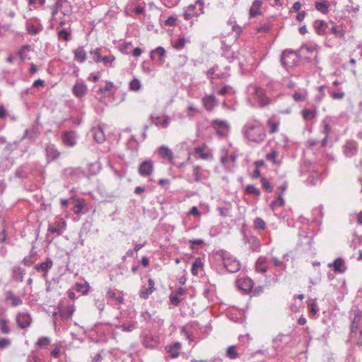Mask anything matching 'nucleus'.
<instances>
[{"label": "nucleus", "mask_w": 362, "mask_h": 362, "mask_svg": "<svg viewBox=\"0 0 362 362\" xmlns=\"http://www.w3.org/2000/svg\"><path fill=\"white\" fill-rule=\"evenodd\" d=\"M86 206L84 200L78 201L74 206L73 211L75 214L81 213L82 209Z\"/></svg>", "instance_id": "52"}, {"label": "nucleus", "mask_w": 362, "mask_h": 362, "mask_svg": "<svg viewBox=\"0 0 362 362\" xmlns=\"http://www.w3.org/2000/svg\"><path fill=\"white\" fill-rule=\"evenodd\" d=\"M314 28L316 33L319 35H322L325 33V30L328 26V24L322 20H316L313 24Z\"/></svg>", "instance_id": "23"}, {"label": "nucleus", "mask_w": 362, "mask_h": 362, "mask_svg": "<svg viewBox=\"0 0 362 362\" xmlns=\"http://www.w3.org/2000/svg\"><path fill=\"white\" fill-rule=\"evenodd\" d=\"M315 7L316 10L322 14H327L329 12V4L325 0H317L315 1Z\"/></svg>", "instance_id": "22"}, {"label": "nucleus", "mask_w": 362, "mask_h": 362, "mask_svg": "<svg viewBox=\"0 0 362 362\" xmlns=\"http://www.w3.org/2000/svg\"><path fill=\"white\" fill-rule=\"evenodd\" d=\"M158 152L162 158L168 159L170 163H173L174 158L173 153L168 147L162 146L159 148Z\"/></svg>", "instance_id": "24"}, {"label": "nucleus", "mask_w": 362, "mask_h": 362, "mask_svg": "<svg viewBox=\"0 0 362 362\" xmlns=\"http://www.w3.org/2000/svg\"><path fill=\"white\" fill-rule=\"evenodd\" d=\"M331 32L336 36L343 37L344 36V31L341 29H339L337 26H333L331 28Z\"/></svg>", "instance_id": "62"}, {"label": "nucleus", "mask_w": 362, "mask_h": 362, "mask_svg": "<svg viewBox=\"0 0 362 362\" xmlns=\"http://www.w3.org/2000/svg\"><path fill=\"white\" fill-rule=\"evenodd\" d=\"M51 339L48 337H42L36 341L35 345L39 348H45L50 344Z\"/></svg>", "instance_id": "40"}, {"label": "nucleus", "mask_w": 362, "mask_h": 362, "mask_svg": "<svg viewBox=\"0 0 362 362\" xmlns=\"http://www.w3.org/2000/svg\"><path fill=\"white\" fill-rule=\"evenodd\" d=\"M253 89L254 98L258 103L259 107H262L270 104L271 100L265 95L264 89L256 86Z\"/></svg>", "instance_id": "7"}, {"label": "nucleus", "mask_w": 362, "mask_h": 362, "mask_svg": "<svg viewBox=\"0 0 362 362\" xmlns=\"http://www.w3.org/2000/svg\"><path fill=\"white\" fill-rule=\"evenodd\" d=\"M93 138L98 143H102L105 141V134L100 127L92 129Z\"/></svg>", "instance_id": "30"}, {"label": "nucleus", "mask_w": 362, "mask_h": 362, "mask_svg": "<svg viewBox=\"0 0 362 362\" xmlns=\"http://www.w3.org/2000/svg\"><path fill=\"white\" fill-rule=\"evenodd\" d=\"M115 57L113 55L105 56L102 57L101 62H103L105 66H107L115 61Z\"/></svg>", "instance_id": "63"}, {"label": "nucleus", "mask_w": 362, "mask_h": 362, "mask_svg": "<svg viewBox=\"0 0 362 362\" xmlns=\"http://www.w3.org/2000/svg\"><path fill=\"white\" fill-rule=\"evenodd\" d=\"M358 151L357 144L354 141H347L344 146V153L346 157L354 156Z\"/></svg>", "instance_id": "15"}, {"label": "nucleus", "mask_w": 362, "mask_h": 362, "mask_svg": "<svg viewBox=\"0 0 362 362\" xmlns=\"http://www.w3.org/2000/svg\"><path fill=\"white\" fill-rule=\"evenodd\" d=\"M289 338V336L284 334H279L273 339L274 348L276 351L281 349L280 345L281 343L286 342V339Z\"/></svg>", "instance_id": "31"}, {"label": "nucleus", "mask_w": 362, "mask_h": 362, "mask_svg": "<svg viewBox=\"0 0 362 362\" xmlns=\"http://www.w3.org/2000/svg\"><path fill=\"white\" fill-rule=\"evenodd\" d=\"M106 296H107V298L114 299L119 304H123L124 303V298L122 296H116L115 293L113 291H112V290H109L107 292Z\"/></svg>", "instance_id": "48"}, {"label": "nucleus", "mask_w": 362, "mask_h": 362, "mask_svg": "<svg viewBox=\"0 0 362 362\" xmlns=\"http://www.w3.org/2000/svg\"><path fill=\"white\" fill-rule=\"evenodd\" d=\"M35 259L32 255L25 257V258H23V261H22V262L25 266H28V267L33 265L35 263Z\"/></svg>", "instance_id": "61"}, {"label": "nucleus", "mask_w": 362, "mask_h": 362, "mask_svg": "<svg viewBox=\"0 0 362 362\" xmlns=\"http://www.w3.org/2000/svg\"><path fill=\"white\" fill-rule=\"evenodd\" d=\"M15 176L18 178L25 179L28 177V173L23 167H19L15 171Z\"/></svg>", "instance_id": "54"}, {"label": "nucleus", "mask_w": 362, "mask_h": 362, "mask_svg": "<svg viewBox=\"0 0 362 362\" xmlns=\"http://www.w3.org/2000/svg\"><path fill=\"white\" fill-rule=\"evenodd\" d=\"M205 146H199L197 147L194 150V153L196 155H198V157L201 159L206 160L209 158V154L204 152Z\"/></svg>", "instance_id": "42"}, {"label": "nucleus", "mask_w": 362, "mask_h": 362, "mask_svg": "<svg viewBox=\"0 0 362 362\" xmlns=\"http://www.w3.org/2000/svg\"><path fill=\"white\" fill-rule=\"evenodd\" d=\"M254 228L255 229L264 230L266 228V223L262 218L257 217L254 220Z\"/></svg>", "instance_id": "49"}, {"label": "nucleus", "mask_w": 362, "mask_h": 362, "mask_svg": "<svg viewBox=\"0 0 362 362\" xmlns=\"http://www.w3.org/2000/svg\"><path fill=\"white\" fill-rule=\"evenodd\" d=\"M116 328L122 329L123 332H132L136 327V322H132L128 325L122 324V325H117L115 326Z\"/></svg>", "instance_id": "37"}, {"label": "nucleus", "mask_w": 362, "mask_h": 362, "mask_svg": "<svg viewBox=\"0 0 362 362\" xmlns=\"http://www.w3.org/2000/svg\"><path fill=\"white\" fill-rule=\"evenodd\" d=\"M186 40L184 37H180L175 43L174 47L177 49H182L185 45Z\"/></svg>", "instance_id": "60"}, {"label": "nucleus", "mask_w": 362, "mask_h": 362, "mask_svg": "<svg viewBox=\"0 0 362 362\" xmlns=\"http://www.w3.org/2000/svg\"><path fill=\"white\" fill-rule=\"evenodd\" d=\"M52 266L53 261L51 258L47 257L44 262L35 264L34 269L37 272H43L44 278H46L49 270L52 267Z\"/></svg>", "instance_id": "10"}, {"label": "nucleus", "mask_w": 362, "mask_h": 362, "mask_svg": "<svg viewBox=\"0 0 362 362\" xmlns=\"http://www.w3.org/2000/svg\"><path fill=\"white\" fill-rule=\"evenodd\" d=\"M18 327L22 329H28L33 322L31 315L28 313H18L16 316Z\"/></svg>", "instance_id": "6"}, {"label": "nucleus", "mask_w": 362, "mask_h": 362, "mask_svg": "<svg viewBox=\"0 0 362 362\" xmlns=\"http://www.w3.org/2000/svg\"><path fill=\"white\" fill-rule=\"evenodd\" d=\"M361 318L358 315H355V317L354 318V320L351 322V333H354L356 332L359 322H360Z\"/></svg>", "instance_id": "53"}, {"label": "nucleus", "mask_w": 362, "mask_h": 362, "mask_svg": "<svg viewBox=\"0 0 362 362\" xmlns=\"http://www.w3.org/2000/svg\"><path fill=\"white\" fill-rule=\"evenodd\" d=\"M153 169V162L151 160H145L139 165L138 171L141 176L148 177L152 175Z\"/></svg>", "instance_id": "8"}, {"label": "nucleus", "mask_w": 362, "mask_h": 362, "mask_svg": "<svg viewBox=\"0 0 362 362\" xmlns=\"http://www.w3.org/2000/svg\"><path fill=\"white\" fill-rule=\"evenodd\" d=\"M247 243L252 252H258L260 251L261 243L258 238L254 235L250 236L247 238Z\"/></svg>", "instance_id": "19"}, {"label": "nucleus", "mask_w": 362, "mask_h": 362, "mask_svg": "<svg viewBox=\"0 0 362 362\" xmlns=\"http://www.w3.org/2000/svg\"><path fill=\"white\" fill-rule=\"evenodd\" d=\"M100 51V48H96L90 52V54L93 55V60L96 63L101 62V59L103 57L101 56Z\"/></svg>", "instance_id": "50"}, {"label": "nucleus", "mask_w": 362, "mask_h": 362, "mask_svg": "<svg viewBox=\"0 0 362 362\" xmlns=\"http://www.w3.org/2000/svg\"><path fill=\"white\" fill-rule=\"evenodd\" d=\"M74 59L78 63H83L87 59V54L83 47H79L74 51Z\"/></svg>", "instance_id": "18"}, {"label": "nucleus", "mask_w": 362, "mask_h": 362, "mask_svg": "<svg viewBox=\"0 0 362 362\" xmlns=\"http://www.w3.org/2000/svg\"><path fill=\"white\" fill-rule=\"evenodd\" d=\"M226 356L230 359L234 360L239 357V354L237 351V346L232 345L228 347Z\"/></svg>", "instance_id": "33"}, {"label": "nucleus", "mask_w": 362, "mask_h": 362, "mask_svg": "<svg viewBox=\"0 0 362 362\" xmlns=\"http://www.w3.org/2000/svg\"><path fill=\"white\" fill-rule=\"evenodd\" d=\"M38 135H39V132H38L37 127L35 126H33L31 129H27L25 131L21 140L25 139H28L29 140L34 141L36 139V138L38 136Z\"/></svg>", "instance_id": "21"}, {"label": "nucleus", "mask_w": 362, "mask_h": 362, "mask_svg": "<svg viewBox=\"0 0 362 362\" xmlns=\"http://www.w3.org/2000/svg\"><path fill=\"white\" fill-rule=\"evenodd\" d=\"M61 153L54 144H49L45 148L46 160L48 163L58 159Z\"/></svg>", "instance_id": "9"}, {"label": "nucleus", "mask_w": 362, "mask_h": 362, "mask_svg": "<svg viewBox=\"0 0 362 362\" xmlns=\"http://www.w3.org/2000/svg\"><path fill=\"white\" fill-rule=\"evenodd\" d=\"M204 13V2L202 0H197L195 4L187 6L184 11L183 17L186 21H189L194 17L199 16Z\"/></svg>", "instance_id": "3"}, {"label": "nucleus", "mask_w": 362, "mask_h": 362, "mask_svg": "<svg viewBox=\"0 0 362 362\" xmlns=\"http://www.w3.org/2000/svg\"><path fill=\"white\" fill-rule=\"evenodd\" d=\"M284 204L285 201L283 198V196L282 194H279L276 199L272 202L270 204V208L272 210L274 211L279 207L284 206Z\"/></svg>", "instance_id": "34"}, {"label": "nucleus", "mask_w": 362, "mask_h": 362, "mask_svg": "<svg viewBox=\"0 0 362 362\" xmlns=\"http://www.w3.org/2000/svg\"><path fill=\"white\" fill-rule=\"evenodd\" d=\"M308 306L309 308V313L311 315L314 316L317 313L318 309L316 299H310L308 303Z\"/></svg>", "instance_id": "41"}, {"label": "nucleus", "mask_w": 362, "mask_h": 362, "mask_svg": "<svg viewBox=\"0 0 362 362\" xmlns=\"http://www.w3.org/2000/svg\"><path fill=\"white\" fill-rule=\"evenodd\" d=\"M277 156H278V152L276 151H272L269 153L267 154L266 158L268 160L272 162L274 164H276L277 163V161H276Z\"/></svg>", "instance_id": "57"}, {"label": "nucleus", "mask_w": 362, "mask_h": 362, "mask_svg": "<svg viewBox=\"0 0 362 362\" xmlns=\"http://www.w3.org/2000/svg\"><path fill=\"white\" fill-rule=\"evenodd\" d=\"M11 344V340L8 338L0 339V349H4L9 346Z\"/></svg>", "instance_id": "64"}, {"label": "nucleus", "mask_w": 362, "mask_h": 362, "mask_svg": "<svg viewBox=\"0 0 362 362\" xmlns=\"http://www.w3.org/2000/svg\"><path fill=\"white\" fill-rule=\"evenodd\" d=\"M261 184L262 185V187L267 192H272L273 190V187L270 182L267 179L266 177H262L261 178Z\"/></svg>", "instance_id": "51"}, {"label": "nucleus", "mask_w": 362, "mask_h": 362, "mask_svg": "<svg viewBox=\"0 0 362 362\" xmlns=\"http://www.w3.org/2000/svg\"><path fill=\"white\" fill-rule=\"evenodd\" d=\"M299 54L297 52L286 49L281 54V63L286 69L293 68L299 61Z\"/></svg>", "instance_id": "4"}, {"label": "nucleus", "mask_w": 362, "mask_h": 362, "mask_svg": "<svg viewBox=\"0 0 362 362\" xmlns=\"http://www.w3.org/2000/svg\"><path fill=\"white\" fill-rule=\"evenodd\" d=\"M302 116L305 120H310L316 116V111L305 109L302 111Z\"/></svg>", "instance_id": "45"}, {"label": "nucleus", "mask_w": 362, "mask_h": 362, "mask_svg": "<svg viewBox=\"0 0 362 362\" xmlns=\"http://www.w3.org/2000/svg\"><path fill=\"white\" fill-rule=\"evenodd\" d=\"M267 258L264 257H259L255 263V269L257 272L264 274L267 271L266 266Z\"/></svg>", "instance_id": "25"}, {"label": "nucleus", "mask_w": 362, "mask_h": 362, "mask_svg": "<svg viewBox=\"0 0 362 362\" xmlns=\"http://www.w3.org/2000/svg\"><path fill=\"white\" fill-rule=\"evenodd\" d=\"M25 274V269L21 267H16L13 269L12 276L15 281L22 282Z\"/></svg>", "instance_id": "29"}, {"label": "nucleus", "mask_w": 362, "mask_h": 362, "mask_svg": "<svg viewBox=\"0 0 362 362\" xmlns=\"http://www.w3.org/2000/svg\"><path fill=\"white\" fill-rule=\"evenodd\" d=\"M262 6V0H255L249 10V16L250 18H255L257 16L262 15L260 8Z\"/></svg>", "instance_id": "17"}, {"label": "nucleus", "mask_w": 362, "mask_h": 362, "mask_svg": "<svg viewBox=\"0 0 362 362\" xmlns=\"http://www.w3.org/2000/svg\"><path fill=\"white\" fill-rule=\"evenodd\" d=\"M89 285L88 283L86 284H76V291L81 292L83 294H87L88 292Z\"/></svg>", "instance_id": "55"}, {"label": "nucleus", "mask_w": 362, "mask_h": 362, "mask_svg": "<svg viewBox=\"0 0 362 362\" xmlns=\"http://www.w3.org/2000/svg\"><path fill=\"white\" fill-rule=\"evenodd\" d=\"M201 168L199 165H194L193 167V176L194 182H199L202 178V173L200 172Z\"/></svg>", "instance_id": "44"}, {"label": "nucleus", "mask_w": 362, "mask_h": 362, "mask_svg": "<svg viewBox=\"0 0 362 362\" xmlns=\"http://www.w3.org/2000/svg\"><path fill=\"white\" fill-rule=\"evenodd\" d=\"M148 287L140 291L139 296L143 299H147L155 290V283L153 279L148 280Z\"/></svg>", "instance_id": "20"}, {"label": "nucleus", "mask_w": 362, "mask_h": 362, "mask_svg": "<svg viewBox=\"0 0 362 362\" xmlns=\"http://www.w3.org/2000/svg\"><path fill=\"white\" fill-rule=\"evenodd\" d=\"M202 103L204 106V107L207 110L208 112H211L215 107H216L218 105V102L216 100L214 95H206L202 99Z\"/></svg>", "instance_id": "11"}, {"label": "nucleus", "mask_w": 362, "mask_h": 362, "mask_svg": "<svg viewBox=\"0 0 362 362\" xmlns=\"http://www.w3.org/2000/svg\"><path fill=\"white\" fill-rule=\"evenodd\" d=\"M141 84L139 79L134 78L129 82V89L133 91H138L141 89Z\"/></svg>", "instance_id": "47"}, {"label": "nucleus", "mask_w": 362, "mask_h": 362, "mask_svg": "<svg viewBox=\"0 0 362 362\" xmlns=\"http://www.w3.org/2000/svg\"><path fill=\"white\" fill-rule=\"evenodd\" d=\"M211 124L214 128L217 129H226L228 127V124L226 121L214 119L211 122Z\"/></svg>", "instance_id": "46"}, {"label": "nucleus", "mask_w": 362, "mask_h": 362, "mask_svg": "<svg viewBox=\"0 0 362 362\" xmlns=\"http://www.w3.org/2000/svg\"><path fill=\"white\" fill-rule=\"evenodd\" d=\"M144 345L148 349L156 348L160 343L158 336L147 334L144 338Z\"/></svg>", "instance_id": "16"}, {"label": "nucleus", "mask_w": 362, "mask_h": 362, "mask_svg": "<svg viewBox=\"0 0 362 362\" xmlns=\"http://www.w3.org/2000/svg\"><path fill=\"white\" fill-rule=\"evenodd\" d=\"M0 331L4 334L11 333V329L8 326V320L4 317H0Z\"/></svg>", "instance_id": "35"}, {"label": "nucleus", "mask_w": 362, "mask_h": 362, "mask_svg": "<svg viewBox=\"0 0 362 362\" xmlns=\"http://www.w3.org/2000/svg\"><path fill=\"white\" fill-rule=\"evenodd\" d=\"M245 138L250 142L260 144L266 138V132L262 124L256 119L248 121L243 129Z\"/></svg>", "instance_id": "1"}, {"label": "nucleus", "mask_w": 362, "mask_h": 362, "mask_svg": "<svg viewBox=\"0 0 362 362\" xmlns=\"http://www.w3.org/2000/svg\"><path fill=\"white\" fill-rule=\"evenodd\" d=\"M166 52L164 47L159 46L156 47L155 49L152 50L150 53V58L151 60H155V54H157L160 57L165 56Z\"/></svg>", "instance_id": "43"}, {"label": "nucleus", "mask_w": 362, "mask_h": 362, "mask_svg": "<svg viewBox=\"0 0 362 362\" xmlns=\"http://www.w3.org/2000/svg\"><path fill=\"white\" fill-rule=\"evenodd\" d=\"M242 66L247 64L252 65L255 63V57L253 56V50L251 47L241 48L236 56Z\"/></svg>", "instance_id": "5"}, {"label": "nucleus", "mask_w": 362, "mask_h": 362, "mask_svg": "<svg viewBox=\"0 0 362 362\" xmlns=\"http://www.w3.org/2000/svg\"><path fill=\"white\" fill-rule=\"evenodd\" d=\"M64 5H68L71 7V4L66 0H57L52 8V16L54 17Z\"/></svg>", "instance_id": "28"}, {"label": "nucleus", "mask_w": 362, "mask_h": 362, "mask_svg": "<svg viewBox=\"0 0 362 362\" xmlns=\"http://www.w3.org/2000/svg\"><path fill=\"white\" fill-rule=\"evenodd\" d=\"M75 96L81 98L86 94V86L83 83H76L72 89Z\"/></svg>", "instance_id": "27"}, {"label": "nucleus", "mask_w": 362, "mask_h": 362, "mask_svg": "<svg viewBox=\"0 0 362 362\" xmlns=\"http://www.w3.org/2000/svg\"><path fill=\"white\" fill-rule=\"evenodd\" d=\"M30 46L28 45H23L21 48V49L18 51V54L22 61H24L26 59V55L25 54V52L26 51H30Z\"/></svg>", "instance_id": "56"}, {"label": "nucleus", "mask_w": 362, "mask_h": 362, "mask_svg": "<svg viewBox=\"0 0 362 362\" xmlns=\"http://www.w3.org/2000/svg\"><path fill=\"white\" fill-rule=\"evenodd\" d=\"M279 122L275 121L274 119L270 118L267 120V124L269 127V133L274 134L279 130Z\"/></svg>", "instance_id": "36"}, {"label": "nucleus", "mask_w": 362, "mask_h": 362, "mask_svg": "<svg viewBox=\"0 0 362 362\" xmlns=\"http://www.w3.org/2000/svg\"><path fill=\"white\" fill-rule=\"evenodd\" d=\"M62 141L67 146H74L76 144V132L74 131L65 132L62 135Z\"/></svg>", "instance_id": "13"}, {"label": "nucleus", "mask_w": 362, "mask_h": 362, "mask_svg": "<svg viewBox=\"0 0 362 362\" xmlns=\"http://www.w3.org/2000/svg\"><path fill=\"white\" fill-rule=\"evenodd\" d=\"M177 18L174 16H169L164 22L165 26H175Z\"/></svg>", "instance_id": "59"}, {"label": "nucleus", "mask_w": 362, "mask_h": 362, "mask_svg": "<svg viewBox=\"0 0 362 362\" xmlns=\"http://www.w3.org/2000/svg\"><path fill=\"white\" fill-rule=\"evenodd\" d=\"M245 192L247 194L254 195L255 197H259L261 194L260 190L253 185H247Z\"/></svg>", "instance_id": "39"}, {"label": "nucleus", "mask_w": 362, "mask_h": 362, "mask_svg": "<svg viewBox=\"0 0 362 362\" xmlns=\"http://www.w3.org/2000/svg\"><path fill=\"white\" fill-rule=\"evenodd\" d=\"M218 259L221 260L224 267L230 273H235L240 270V262L229 252L225 250H218L215 252Z\"/></svg>", "instance_id": "2"}, {"label": "nucleus", "mask_w": 362, "mask_h": 362, "mask_svg": "<svg viewBox=\"0 0 362 362\" xmlns=\"http://www.w3.org/2000/svg\"><path fill=\"white\" fill-rule=\"evenodd\" d=\"M204 267V264L200 257H197L195 260L193 262L191 269V272L193 275H197V269L202 268Z\"/></svg>", "instance_id": "38"}, {"label": "nucleus", "mask_w": 362, "mask_h": 362, "mask_svg": "<svg viewBox=\"0 0 362 362\" xmlns=\"http://www.w3.org/2000/svg\"><path fill=\"white\" fill-rule=\"evenodd\" d=\"M58 36L60 38H63L65 41L70 40L71 34L66 30L62 29L58 32Z\"/></svg>", "instance_id": "58"}, {"label": "nucleus", "mask_w": 362, "mask_h": 362, "mask_svg": "<svg viewBox=\"0 0 362 362\" xmlns=\"http://www.w3.org/2000/svg\"><path fill=\"white\" fill-rule=\"evenodd\" d=\"M328 267L333 268L335 272L343 274L346 270V267L344 265V261L342 258H337L332 263L328 264Z\"/></svg>", "instance_id": "14"}, {"label": "nucleus", "mask_w": 362, "mask_h": 362, "mask_svg": "<svg viewBox=\"0 0 362 362\" xmlns=\"http://www.w3.org/2000/svg\"><path fill=\"white\" fill-rule=\"evenodd\" d=\"M6 300H11L13 306H18L23 303V300L18 297L16 296L13 291H8L6 293Z\"/></svg>", "instance_id": "32"}, {"label": "nucleus", "mask_w": 362, "mask_h": 362, "mask_svg": "<svg viewBox=\"0 0 362 362\" xmlns=\"http://www.w3.org/2000/svg\"><path fill=\"white\" fill-rule=\"evenodd\" d=\"M237 284L238 288L246 293L251 291L254 286L253 281L249 277L240 278Z\"/></svg>", "instance_id": "12"}, {"label": "nucleus", "mask_w": 362, "mask_h": 362, "mask_svg": "<svg viewBox=\"0 0 362 362\" xmlns=\"http://www.w3.org/2000/svg\"><path fill=\"white\" fill-rule=\"evenodd\" d=\"M61 223L64 226H66V221L63 219H60L59 221L55 222V224L57 226L49 225L47 228L48 232L51 233H56L58 236L61 235L63 233V230L59 227Z\"/></svg>", "instance_id": "26"}]
</instances>
